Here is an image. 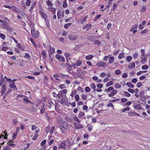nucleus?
<instances>
[{"label":"nucleus","mask_w":150,"mask_h":150,"mask_svg":"<svg viewBox=\"0 0 150 150\" xmlns=\"http://www.w3.org/2000/svg\"><path fill=\"white\" fill-rule=\"evenodd\" d=\"M2 28L4 29H6L8 30L10 33H13L12 30H13V28H11L9 26V25L6 21H3V23L1 25Z\"/></svg>","instance_id":"nucleus-1"},{"label":"nucleus","mask_w":150,"mask_h":150,"mask_svg":"<svg viewBox=\"0 0 150 150\" xmlns=\"http://www.w3.org/2000/svg\"><path fill=\"white\" fill-rule=\"evenodd\" d=\"M31 33L33 37L36 38L38 37L39 33L38 31H35V29L33 28L31 30Z\"/></svg>","instance_id":"nucleus-2"},{"label":"nucleus","mask_w":150,"mask_h":150,"mask_svg":"<svg viewBox=\"0 0 150 150\" xmlns=\"http://www.w3.org/2000/svg\"><path fill=\"white\" fill-rule=\"evenodd\" d=\"M62 125L60 126H62L63 128L66 130H68L69 128V124L65 121H62Z\"/></svg>","instance_id":"nucleus-3"},{"label":"nucleus","mask_w":150,"mask_h":150,"mask_svg":"<svg viewBox=\"0 0 150 150\" xmlns=\"http://www.w3.org/2000/svg\"><path fill=\"white\" fill-rule=\"evenodd\" d=\"M96 66L98 67H105L107 66V65L106 63L102 61L96 64Z\"/></svg>","instance_id":"nucleus-4"},{"label":"nucleus","mask_w":150,"mask_h":150,"mask_svg":"<svg viewBox=\"0 0 150 150\" xmlns=\"http://www.w3.org/2000/svg\"><path fill=\"white\" fill-rule=\"evenodd\" d=\"M39 13L42 17L45 19L46 22L47 23L46 19L47 18V16L45 13L41 11H39Z\"/></svg>","instance_id":"nucleus-5"},{"label":"nucleus","mask_w":150,"mask_h":150,"mask_svg":"<svg viewBox=\"0 0 150 150\" xmlns=\"http://www.w3.org/2000/svg\"><path fill=\"white\" fill-rule=\"evenodd\" d=\"M68 38L70 40L72 41H75L77 39V37H74L73 35H68Z\"/></svg>","instance_id":"nucleus-6"},{"label":"nucleus","mask_w":150,"mask_h":150,"mask_svg":"<svg viewBox=\"0 0 150 150\" xmlns=\"http://www.w3.org/2000/svg\"><path fill=\"white\" fill-rule=\"evenodd\" d=\"M117 91L116 90H113V91L109 94L108 96L110 97L114 96L117 93Z\"/></svg>","instance_id":"nucleus-7"},{"label":"nucleus","mask_w":150,"mask_h":150,"mask_svg":"<svg viewBox=\"0 0 150 150\" xmlns=\"http://www.w3.org/2000/svg\"><path fill=\"white\" fill-rule=\"evenodd\" d=\"M49 49L48 51V54H53L54 52V50L53 48L52 47H50L49 48Z\"/></svg>","instance_id":"nucleus-8"},{"label":"nucleus","mask_w":150,"mask_h":150,"mask_svg":"<svg viewBox=\"0 0 150 150\" xmlns=\"http://www.w3.org/2000/svg\"><path fill=\"white\" fill-rule=\"evenodd\" d=\"M9 87L12 88H15L16 87V86L15 85V83L14 82H12L10 83L9 86Z\"/></svg>","instance_id":"nucleus-9"},{"label":"nucleus","mask_w":150,"mask_h":150,"mask_svg":"<svg viewBox=\"0 0 150 150\" xmlns=\"http://www.w3.org/2000/svg\"><path fill=\"white\" fill-rule=\"evenodd\" d=\"M126 85L129 87L131 88H133L134 87V85L132 84L131 82H127L126 83Z\"/></svg>","instance_id":"nucleus-10"},{"label":"nucleus","mask_w":150,"mask_h":150,"mask_svg":"<svg viewBox=\"0 0 150 150\" xmlns=\"http://www.w3.org/2000/svg\"><path fill=\"white\" fill-rule=\"evenodd\" d=\"M91 25L90 24H87L86 25V26L85 27H83V28L85 29L86 28V30H89L90 28L91 27Z\"/></svg>","instance_id":"nucleus-11"},{"label":"nucleus","mask_w":150,"mask_h":150,"mask_svg":"<svg viewBox=\"0 0 150 150\" xmlns=\"http://www.w3.org/2000/svg\"><path fill=\"white\" fill-rule=\"evenodd\" d=\"M113 90H114L113 88L112 87H109L108 89H106L105 91H107V92H110L111 91H113Z\"/></svg>","instance_id":"nucleus-12"},{"label":"nucleus","mask_w":150,"mask_h":150,"mask_svg":"<svg viewBox=\"0 0 150 150\" xmlns=\"http://www.w3.org/2000/svg\"><path fill=\"white\" fill-rule=\"evenodd\" d=\"M115 87L116 88H119L121 87V85L118 83H115L114 85Z\"/></svg>","instance_id":"nucleus-13"},{"label":"nucleus","mask_w":150,"mask_h":150,"mask_svg":"<svg viewBox=\"0 0 150 150\" xmlns=\"http://www.w3.org/2000/svg\"><path fill=\"white\" fill-rule=\"evenodd\" d=\"M130 109V108L129 107H127L122 110V112H124L125 111H129Z\"/></svg>","instance_id":"nucleus-14"},{"label":"nucleus","mask_w":150,"mask_h":150,"mask_svg":"<svg viewBox=\"0 0 150 150\" xmlns=\"http://www.w3.org/2000/svg\"><path fill=\"white\" fill-rule=\"evenodd\" d=\"M108 61L111 64L114 61V58L113 57H111L110 58Z\"/></svg>","instance_id":"nucleus-15"},{"label":"nucleus","mask_w":150,"mask_h":150,"mask_svg":"<svg viewBox=\"0 0 150 150\" xmlns=\"http://www.w3.org/2000/svg\"><path fill=\"white\" fill-rule=\"evenodd\" d=\"M132 59V57L130 56H128L126 57V60L128 62H129Z\"/></svg>","instance_id":"nucleus-16"},{"label":"nucleus","mask_w":150,"mask_h":150,"mask_svg":"<svg viewBox=\"0 0 150 150\" xmlns=\"http://www.w3.org/2000/svg\"><path fill=\"white\" fill-rule=\"evenodd\" d=\"M46 53V52L45 50H43L42 52V54L43 56L45 58V59L46 58V56L45 53Z\"/></svg>","instance_id":"nucleus-17"},{"label":"nucleus","mask_w":150,"mask_h":150,"mask_svg":"<svg viewBox=\"0 0 150 150\" xmlns=\"http://www.w3.org/2000/svg\"><path fill=\"white\" fill-rule=\"evenodd\" d=\"M124 56V53L122 52L120 53L119 55L118 58L119 59H121L122 57Z\"/></svg>","instance_id":"nucleus-18"},{"label":"nucleus","mask_w":150,"mask_h":150,"mask_svg":"<svg viewBox=\"0 0 150 150\" xmlns=\"http://www.w3.org/2000/svg\"><path fill=\"white\" fill-rule=\"evenodd\" d=\"M93 56L92 55H88L86 57V59L88 60H90L93 58Z\"/></svg>","instance_id":"nucleus-19"},{"label":"nucleus","mask_w":150,"mask_h":150,"mask_svg":"<svg viewBox=\"0 0 150 150\" xmlns=\"http://www.w3.org/2000/svg\"><path fill=\"white\" fill-rule=\"evenodd\" d=\"M69 55H70L67 52H66L65 54V56L67 60V62L68 61V60H69L68 58L69 57Z\"/></svg>","instance_id":"nucleus-20"},{"label":"nucleus","mask_w":150,"mask_h":150,"mask_svg":"<svg viewBox=\"0 0 150 150\" xmlns=\"http://www.w3.org/2000/svg\"><path fill=\"white\" fill-rule=\"evenodd\" d=\"M101 43L100 41L98 40H96L94 41V44L95 45H99Z\"/></svg>","instance_id":"nucleus-21"},{"label":"nucleus","mask_w":150,"mask_h":150,"mask_svg":"<svg viewBox=\"0 0 150 150\" xmlns=\"http://www.w3.org/2000/svg\"><path fill=\"white\" fill-rule=\"evenodd\" d=\"M57 16L58 19H60L61 17V15L60 14V11L59 10L57 12Z\"/></svg>","instance_id":"nucleus-22"},{"label":"nucleus","mask_w":150,"mask_h":150,"mask_svg":"<svg viewBox=\"0 0 150 150\" xmlns=\"http://www.w3.org/2000/svg\"><path fill=\"white\" fill-rule=\"evenodd\" d=\"M148 66L144 65L142 66V69H146L148 68Z\"/></svg>","instance_id":"nucleus-23"},{"label":"nucleus","mask_w":150,"mask_h":150,"mask_svg":"<svg viewBox=\"0 0 150 150\" xmlns=\"http://www.w3.org/2000/svg\"><path fill=\"white\" fill-rule=\"evenodd\" d=\"M94 38V37L93 36H91L88 37V39L90 41H93V40Z\"/></svg>","instance_id":"nucleus-24"},{"label":"nucleus","mask_w":150,"mask_h":150,"mask_svg":"<svg viewBox=\"0 0 150 150\" xmlns=\"http://www.w3.org/2000/svg\"><path fill=\"white\" fill-rule=\"evenodd\" d=\"M115 73L116 75L120 74H121V71L120 70L117 69L115 71Z\"/></svg>","instance_id":"nucleus-25"},{"label":"nucleus","mask_w":150,"mask_h":150,"mask_svg":"<svg viewBox=\"0 0 150 150\" xmlns=\"http://www.w3.org/2000/svg\"><path fill=\"white\" fill-rule=\"evenodd\" d=\"M134 108L136 109H140V105L139 104H138L137 105H134Z\"/></svg>","instance_id":"nucleus-26"},{"label":"nucleus","mask_w":150,"mask_h":150,"mask_svg":"<svg viewBox=\"0 0 150 150\" xmlns=\"http://www.w3.org/2000/svg\"><path fill=\"white\" fill-rule=\"evenodd\" d=\"M72 24L71 23H68L64 25V28H67L68 27Z\"/></svg>","instance_id":"nucleus-27"},{"label":"nucleus","mask_w":150,"mask_h":150,"mask_svg":"<svg viewBox=\"0 0 150 150\" xmlns=\"http://www.w3.org/2000/svg\"><path fill=\"white\" fill-rule=\"evenodd\" d=\"M66 0H65V1L63 2V6L64 8L67 7V5L66 3Z\"/></svg>","instance_id":"nucleus-28"},{"label":"nucleus","mask_w":150,"mask_h":150,"mask_svg":"<svg viewBox=\"0 0 150 150\" xmlns=\"http://www.w3.org/2000/svg\"><path fill=\"white\" fill-rule=\"evenodd\" d=\"M46 3L47 5L51 7L52 6V4L51 2L49 0H48L46 1Z\"/></svg>","instance_id":"nucleus-29"},{"label":"nucleus","mask_w":150,"mask_h":150,"mask_svg":"<svg viewBox=\"0 0 150 150\" xmlns=\"http://www.w3.org/2000/svg\"><path fill=\"white\" fill-rule=\"evenodd\" d=\"M124 95L127 97H129L130 96V94L128 92L125 91L124 92Z\"/></svg>","instance_id":"nucleus-30"},{"label":"nucleus","mask_w":150,"mask_h":150,"mask_svg":"<svg viewBox=\"0 0 150 150\" xmlns=\"http://www.w3.org/2000/svg\"><path fill=\"white\" fill-rule=\"evenodd\" d=\"M30 0H27L26 2V4L27 6H29L30 5Z\"/></svg>","instance_id":"nucleus-31"},{"label":"nucleus","mask_w":150,"mask_h":150,"mask_svg":"<svg viewBox=\"0 0 150 150\" xmlns=\"http://www.w3.org/2000/svg\"><path fill=\"white\" fill-rule=\"evenodd\" d=\"M113 84V82L112 81H110L107 83L106 86H109L112 85Z\"/></svg>","instance_id":"nucleus-32"},{"label":"nucleus","mask_w":150,"mask_h":150,"mask_svg":"<svg viewBox=\"0 0 150 150\" xmlns=\"http://www.w3.org/2000/svg\"><path fill=\"white\" fill-rule=\"evenodd\" d=\"M81 64V62L79 60L77 61L76 62V65L78 66H80Z\"/></svg>","instance_id":"nucleus-33"},{"label":"nucleus","mask_w":150,"mask_h":150,"mask_svg":"<svg viewBox=\"0 0 150 150\" xmlns=\"http://www.w3.org/2000/svg\"><path fill=\"white\" fill-rule=\"evenodd\" d=\"M9 142H8L7 143V144L9 146H11L13 147H15L16 146V144H13L12 143H9Z\"/></svg>","instance_id":"nucleus-34"},{"label":"nucleus","mask_w":150,"mask_h":150,"mask_svg":"<svg viewBox=\"0 0 150 150\" xmlns=\"http://www.w3.org/2000/svg\"><path fill=\"white\" fill-rule=\"evenodd\" d=\"M59 128H60V129H61V130H62V132L63 133H65V132H66V130H66V129H64V128H63V129H62V126H59Z\"/></svg>","instance_id":"nucleus-35"},{"label":"nucleus","mask_w":150,"mask_h":150,"mask_svg":"<svg viewBox=\"0 0 150 150\" xmlns=\"http://www.w3.org/2000/svg\"><path fill=\"white\" fill-rule=\"evenodd\" d=\"M59 61L62 62H64L65 61L64 58L62 56L61 58H60V60H59Z\"/></svg>","instance_id":"nucleus-36"},{"label":"nucleus","mask_w":150,"mask_h":150,"mask_svg":"<svg viewBox=\"0 0 150 150\" xmlns=\"http://www.w3.org/2000/svg\"><path fill=\"white\" fill-rule=\"evenodd\" d=\"M81 97L84 100H86L87 96L85 94H83L82 95Z\"/></svg>","instance_id":"nucleus-37"},{"label":"nucleus","mask_w":150,"mask_h":150,"mask_svg":"<svg viewBox=\"0 0 150 150\" xmlns=\"http://www.w3.org/2000/svg\"><path fill=\"white\" fill-rule=\"evenodd\" d=\"M134 113L132 111H130L128 112V115L130 116H134Z\"/></svg>","instance_id":"nucleus-38"},{"label":"nucleus","mask_w":150,"mask_h":150,"mask_svg":"<svg viewBox=\"0 0 150 150\" xmlns=\"http://www.w3.org/2000/svg\"><path fill=\"white\" fill-rule=\"evenodd\" d=\"M2 87V89L1 90L4 91H5L6 90L5 85H3Z\"/></svg>","instance_id":"nucleus-39"},{"label":"nucleus","mask_w":150,"mask_h":150,"mask_svg":"<svg viewBox=\"0 0 150 150\" xmlns=\"http://www.w3.org/2000/svg\"><path fill=\"white\" fill-rule=\"evenodd\" d=\"M67 90L66 89H64L63 90H61L59 91V93L62 94H63L64 93L66 94L67 93Z\"/></svg>","instance_id":"nucleus-40"},{"label":"nucleus","mask_w":150,"mask_h":150,"mask_svg":"<svg viewBox=\"0 0 150 150\" xmlns=\"http://www.w3.org/2000/svg\"><path fill=\"white\" fill-rule=\"evenodd\" d=\"M138 55V53L137 52H135L133 54V57L134 59L137 58V56Z\"/></svg>","instance_id":"nucleus-41"},{"label":"nucleus","mask_w":150,"mask_h":150,"mask_svg":"<svg viewBox=\"0 0 150 150\" xmlns=\"http://www.w3.org/2000/svg\"><path fill=\"white\" fill-rule=\"evenodd\" d=\"M0 36L3 40H4L5 39V36L3 34L0 33Z\"/></svg>","instance_id":"nucleus-42"},{"label":"nucleus","mask_w":150,"mask_h":150,"mask_svg":"<svg viewBox=\"0 0 150 150\" xmlns=\"http://www.w3.org/2000/svg\"><path fill=\"white\" fill-rule=\"evenodd\" d=\"M75 99L76 101H78L79 100V96L78 95H76L75 96Z\"/></svg>","instance_id":"nucleus-43"},{"label":"nucleus","mask_w":150,"mask_h":150,"mask_svg":"<svg viewBox=\"0 0 150 150\" xmlns=\"http://www.w3.org/2000/svg\"><path fill=\"white\" fill-rule=\"evenodd\" d=\"M59 145L61 146V148H63V147H64L66 145V144L64 143H61Z\"/></svg>","instance_id":"nucleus-44"},{"label":"nucleus","mask_w":150,"mask_h":150,"mask_svg":"<svg viewBox=\"0 0 150 150\" xmlns=\"http://www.w3.org/2000/svg\"><path fill=\"white\" fill-rule=\"evenodd\" d=\"M90 91V88L88 87H86L85 88V91L87 92H89Z\"/></svg>","instance_id":"nucleus-45"},{"label":"nucleus","mask_w":150,"mask_h":150,"mask_svg":"<svg viewBox=\"0 0 150 150\" xmlns=\"http://www.w3.org/2000/svg\"><path fill=\"white\" fill-rule=\"evenodd\" d=\"M45 108H44V106H43L40 110V113L42 114H43L44 113L45 110Z\"/></svg>","instance_id":"nucleus-46"},{"label":"nucleus","mask_w":150,"mask_h":150,"mask_svg":"<svg viewBox=\"0 0 150 150\" xmlns=\"http://www.w3.org/2000/svg\"><path fill=\"white\" fill-rule=\"evenodd\" d=\"M25 58L28 57L29 59H30V55L28 53H25V55L24 56Z\"/></svg>","instance_id":"nucleus-47"},{"label":"nucleus","mask_w":150,"mask_h":150,"mask_svg":"<svg viewBox=\"0 0 150 150\" xmlns=\"http://www.w3.org/2000/svg\"><path fill=\"white\" fill-rule=\"evenodd\" d=\"M46 142V140L45 139L42 141L41 143V145L42 146H43L45 144Z\"/></svg>","instance_id":"nucleus-48"},{"label":"nucleus","mask_w":150,"mask_h":150,"mask_svg":"<svg viewBox=\"0 0 150 150\" xmlns=\"http://www.w3.org/2000/svg\"><path fill=\"white\" fill-rule=\"evenodd\" d=\"M62 56L59 55H58V54H57L55 56V57L58 60H59L60 59V58H61Z\"/></svg>","instance_id":"nucleus-49"},{"label":"nucleus","mask_w":150,"mask_h":150,"mask_svg":"<svg viewBox=\"0 0 150 150\" xmlns=\"http://www.w3.org/2000/svg\"><path fill=\"white\" fill-rule=\"evenodd\" d=\"M135 63H132L130 66H129V68H134L135 67Z\"/></svg>","instance_id":"nucleus-50"},{"label":"nucleus","mask_w":150,"mask_h":150,"mask_svg":"<svg viewBox=\"0 0 150 150\" xmlns=\"http://www.w3.org/2000/svg\"><path fill=\"white\" fill-rule=\"evenodd\" d=\"M66 120L68 122H71V119L69 117H66Z\"/></svg>","instance_id":"nucleus-51"},{"label":"nucleus","mask_w":150,"mask_h":150,"mask_svg":"<svg viewBox=\"0 0 150 150\" xmlns=\"http://www.w3.org/2000/svg\"><path fill=\"white\" fill-rule=\"evenodd\" d=\"M97 86L98 88H101L103 87V85L101 83H99L97 84Z\"/></svg>","instance_id":"nucleus-52"},{"label":"nucleus","mask_w":150,"mask_h":150,"mask_svg":"<svg viewBox=\"0 0 150 150\" xmlns=\"http://www.w3.org/2000/svg\"><path fill=\"white\" fill-rule=\"evenodd\" d=\"M128 91L131 93H134V90L133 89H131V88H129L128 89Z\"/></svg>","instance_id":"nucleus-53"},{"label":"nucleus","mask_w":150,"mask_h":150,"mask_svg":"<svg viewBox=\"0 0 150 150\" xmlns=\"http://www.w3.org/2000/svg\"><path fill=\"white\" fill-rule=\"evenodd\" d=\"M87 19V17L86 16H85L82 19L81 23H83L84 22L86 21Z\"/></svg>","instance_id":"nucleus-54"},{"label":"nucleus","mask_w":150,"mask_h":150,"mask_svg":"<svg viewBox=\"0 0 150 150\" xmlns=\"http://www.w3.org/2000/svg\"><path fill=\"white\" fill-rule=\"evenodd\" d=\"M127 100V99L125 98H122L121 99V102L123 103H125V102H126Z\"/></svg>","instance_id":"nucleus-55"},{"label":"nucleus","mask_w":150,"mask_h":150,"mask_svg":"<svg viewBox=\"0 0 150 150\" xmlns=\"http://www.w3.org/2000/svg\"><path fill=\"white\" fill-rule=\"evenodd\" d=\"M127 73H124L122 75V77L124 78H126L127 77Z\"/></svg>","instance_id":"nucleus-56"},{"label":"nucleus","mask_w":150,"mask_h":150,"mask_svg":"<svg viewBox=\"0 0 150 150\" xmlns=\"http://www.w3.org/2000/svg\"><path fill=\"white\" fill-rule=\"evenodd\" d=\"M101 16V15L100 14H99L96 16L94 21H96L98 18H100V17Z\"/></svg>","instance_id":"nucleus-57"},{"label":"nucleus","mask_w":150,"mask_h":150,"mask_svg":"<svg viewBox=\"0 0 150 150\" xmlns=\"http://www.w3.org/2000/svg\"><path fill=\"white\" fill-rule=\"evenodd\" d=\"M21 6L24 9L25 8L26 6L24 2H22L21 3Z\"/></svg>","instance_id":"nucleus-58"},{"label":"nucleus","mask_w":150,"mask_h":150,"mask_svg":"<svg viewBox=\"0 0 150 150\" xmlns=\"http://www.w3.org/2000/svg\"><path fill=\"white\" fill-rule=\"evenodd\" d=\"M117 5H116L115 3L114 4L113 7L111 9L112 11H113L114 10L116 7Z\"/></svg>","instance_id":"nucleus-59"},{"label":"nucleus","mask_w":150,"mask_h":150,"mask_svg":"<svg viewBox=\"0 0 150 150\" xmlns=\"http://www.w3.org/2000/svg\"><path fill=\"white\" fill-rule=\"evenodd\" d=\"M146 10V7L144 6H142V8L141 9V11L143 12L145 11Z\"/></svg>","instance_id":"nucleus-60"},{"label":"nucleus","mask_w":150,"mask_h":150,"mask_svg":"<svg viewBox=\"0 0 150 150\" xmlns=\"http://www.w3.org/2000/svg\"><path fill=\"white\" fill-rule=\"evenodd\" d=\"M77 76L78 77L81 79L83 80L84 79V78L83 76L81 75L78 74L77 75Z\"/></svg>","instance_id":"nucleus-61"},{"label":"nucleus","mask_w":150,"mask_h":150,"mask_svg":"<svg viewBox=\"0 0 150 150\" xmlns=\"http://www.w3.org/2000/svg\"><path fill=\"white\" fill-rule=\"evenodd\" d=\"M91 87L93 89H95L96 87L94 83H92L91 84Z\"/></svg>","instance_id":"nucleus-62"},{"label":"nucleus","mask_w":150,"mask_h":150,"mask_svg":"<svg viewBox=\"0 0 150 150\" xmlns=\"http://www.w3.org/2000/svg\"><path fill=\"white\" fill-rule=\"evenodd\" d=\"M137 79L134 78L132 80V82L135 83L137 82Z\"/></svg>","instance_id":"nucleus-63"},{"label":"nucleus","mask_w":150,"mask_h":150,"mask_svg":"<svg viewBox=\"0 0 150 150\" xmlns=\"http://www.w3.org/2000/svg\"><path fill=\"white\" fill-rule=\"evenodd\" d=\"M65 85L64 84H61L59 86V87L61 89H63L65 87Z\"/></svg>","instance_id":"nucleus-64"}]
</instances>
